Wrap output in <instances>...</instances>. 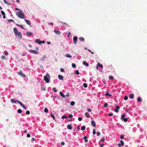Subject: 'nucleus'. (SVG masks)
<instances>
[{
    "instance_id": "52",
    "label": "nucleus",
    "mask_w": 147,
    "mask_h": 147,
    "mask_svg": "<svg viewBox=\"0 0 147 147\" xmlns=\"http://www.w3.org/2000/svg\"><path fill=\"white\" fill-rule=\"evenodd\" d=\"M113 115V113H109L108 114V115L109 116H111L112 115Z\"/></svg>"
},
{
    "instance_id": "25",
    "label": "nucleus",
    "mask_w": 147,
    "mask_h": 147,
    "mask_svg": "<svg viewBox=\"0 0 147 147\" xmlns=\"http://www.w3.org/2000/svg\"><path fill=\"white\" fill-rule=\"evenodd\" d=\"M105 96H111V94L108 93V91L106 92V93L105 94Z\"/></svg>"
},
{
    "instance_id": "31",
    "label": "nucleus",
    "mask_w": 147,
    "mask_h": 147,
    "mask_svg": "<svg viewBox=\"0 0 147 147\" xmlns=\"http://www.w3.org/2000/svg\"><path fill=\"white\" fill-rule=\"evenodd\" d=\"M124 135H121L120 136V138L121 139H123L124 138Z\"/></svg>"
},
{
    "instance_id": "30",
    "label": "nucleus",
    "mask_w": 147,
    "mask_h": 147,
    "mask_svg": "<svg viewBox=\"0 0 147 147\" xmlns=\"http://www.w3.org/2000/svg\"><path fill=\"white\" fill-rule=\"evenodd\" d=\"M98 66L102 68H103V65L99 63L98 62Z\"/></svg>"
},
{
    "instance_id": "23",
    "label": "nucleus",
    "mask_w": 147,
    "mask_h": 147,
    "mask_svg": "<svg viewBox=\"0 0 147 147\" xmlns=\"http://www.w3.org/2000/svg\"><path fill=\"white\" fill-rule=\"evenodd\" d=\"M80 40L82 41H83L84 40V38L82 37H80L79 38Z\"/></svg>"
},
{
    "instance_id": "9",
    "label": "nucleus",
    "mask_w": 147,
    "mask_h": 147,
    "mask_svg": "<svg viewBox=\"0 0 147 147\" xmlns=\"http://www.w3.org/2000/svg\"><path fill=\"white\" fill-rule=\"evenodd\" d=\"M17 35L19 37V38H22V35L21 33L20 32H19L18 33H17L16 34V36Z\"/></svg>"
},
{
    "instance_id": "7",
    "label": "nucleus",
    "mask_w": 147,
    "mask_h": 147,
    "mask_svg": "<svg viewBox=\"0 0 147 147\" xmlns=\"http://www.w3.org/2000/svg\"><path fill=\"white\" fill-rule=\"evenodd\" d=\"M77 39L78 38L76 36H75L73 38V43L75 44H76V41Z\"/></svg>"
},
{
    "instance_id": "40",
    "label": "nucleus",
    "mask_w": 147,
    "mask_h": 147,
    "mask_svg": "<svg viewBox=\"0 0 147 147\" xmlns=\"http://www.w3.org/2000/svg\"><path fill=\"white\" fill-rule=\"evenodd\" d=\"M17 25H18V26L22 28L23 29H24V28L22 26V25H20V24H17Z\"/></svg>"
},
{
    "instance_id": "12",
    "label": "nucleus",
    "mask_w": 147,
    "mask_h": 147,
    "mask_svg": "<svg viewBox=\"0 0 147 147\" xmlns=\"http://www.w3.org/2000/svg\"><path fill=\"white\" fill-rule=\"evenodd\" d=\"M19 74L22 77H25V75L22 73L21 71L19 72Z\"/></svg>"
},
{
    "instance_id": "64",
    "label": "nucleus",
    "mask_w": 147,
    "mask_h": 147,
    "mask_svg": "<svg viewBox=\"0 0 147 147\" xmlns=\"http://www.w3.org/2000/svg\"><path fill=\"white\" fill-rule=\"evenodd\" d=\"M84 140H85V139H87V136H84Z\"/></svg>"
},
{
    "instance_id": "54",
    "label": "nucleus",
    "mask_w": 147,
    "mask_h": 147,
    "mask_svg": "<svg viewBox=\"0 0 147 147\" xmlns=\"http://www.w3.org/2000/svg\"><path fill=\"white\" fill-rule=\"evenodd\" d=\"M97 134L98 136H99L100 134V132H97Z\"/></svg>"
},
{
    "instance_id": "1",
    "label": "nucleus",
    "mask_w": 147,
    "mask_h": 147,
    "mask_svg": "<svg viewBox=\"0 0 147 147\" xmlns=\"http://www.w3.org/2000/svg\"><path fill=\"white\" fill-rule=\"evenodd\" d=\"M16 15L20 18L24 19L25 18L24 13L21 11L16 12Z\"/></svg>"
},
{
    "instance_id": "10",
    "label": "nucleus",
    "mask_w": 147,
    "mask_h": 147,
    "mask_svg": "<svg viewBox=\"0 0 147 147\" xmlns=\"http://www.w3.org/2000/svg\"><path fill=\"white\" fill-rule=\"evenodd\" d=\"M54 32L56 34H58L59 35H60L61 34V32L60 31L56 30H55Z\"/></svg>"
},
{
    "instance_id": "62",
    "label": "nucleus",
    "mask_w": 147,
    "mask_h": 147,
    "mask_svg": "<svg viewBox=\"0 0 147 147\" xmlns=\"http://www.w3.org/2000/svg\"><path fill=\"white\" fill-rule=\"evenodd\" d=\"M1 58L3 59H5V56H4V55H3V56H1Z\"/></svg>"
},
{
    "instance_id": "48",
    "label": "nucleus",
    "mask_w": 147,
    "mask_h": 147,
    "mask_svg": "<svg viewBox=\"0 0 147 147\" xmlns=\"http://www.w3.org/2000/svg\"><path fill=\"white\" fill-rule=\"evenodd\" d=\"M73 117V115L72 114H69V118H72Z\"/></svg>"
},
{
    "instance_id": "17",
    "label": "nucleus",
    "mask_w": 147,
    "mask_h": 147,
    "mask_svg": "<svg viewBox=\"0 0 147 147\" xmlns=\"http://www.w3.org/2000/svg\"><path fill=\"white\" fill-rule=\"evenodd\" d=\"M129 97L131 99H133L134 98V94H131L129 96Z\"/></svg>"
},
{
    "instance_id": "16",
    "label": "nucleus",
    "mask_w": 147,
    "mask_h": 147,
    "mask_svg": "<svg viewBox=\"0 0 147 147\" xmlns=\"http://www.w3.org/2000/svg\"><path fill=\"white\" fill-rule=\"evenodd\" d=\"M60 95L63 98H65V96L64 94L63 93L61 92L60 91L59 92Z\"/></svg>"
},
{
    "instance_id": "22",
    "label": "nucleus",
    "mask_w": 147,
    "mask_h": 147,
    "mask_svg": "<svg viewBox=\"0 0 147 147\" xmlns=\"http://www.w3.org/2000/svg\"><path fill=\"white\" fill-rule=\"evenodd\" d=\"M11 101L12 103H16L17 102V100H15L13 98L11 99Z\"/></svg>"
},
{
    "instance_id": "6",
    "label": "nucleus",
    "mask_w": 147,
    "mask_h": 147,
    "mask_svg": "<svg viewBox=\"0 0 147 147\" xmlns=\"http://www.w3.org/2000/svg\"><path fill=\"white\" fill-rule=\"evenodd\" d=\"M14 32L15 34V36H16V34L18 33V30L16 28H13Z\"/></svg>"
},
{
    "instance_id": "29",
    "label": "nucleus",
    "mask_w": 147,
    "mask_h": 147,
    "mask_svg": "<svg viewBox=\"0 0 147 147\" xmlns=\"http://www.w3.org/2000/svg\"><path fill=\"white\" fill-rule=\"evenodd\" d=\"M4 2L5 3L7 4L8 5H9L10 4L9 3H8L7 1L6 0H4Z\"/></svg>"
},
{
    "instance_id": "41",
    "label": "nucleus",
    "mask_w": 147,
    "mask_h": 147,
    "mask_svg": "<svg viewBox=\"0 0 147 147\" xmlns=\"http://www.w3.org/2000/svg\"><path fill=\"white\" fill-rule=\"evenodd\" d=\"M105 138L104 137H102L101 139V141L102 142H103L105 141Z\"/></svg>"
},
{
    "instance_id": "27",
    "label": "nucleus",
    "mask_w": 147,
    "mask_h": 147,
    "mask_svg": "<svg viewBox=\"0 0 147 147\" xmlns=\"http://www.w3.org/2000/svg\"><path fill=\"white\" fill-rule=\"evenodd\" d=\"M142 100L141 98L140 97H139L137 99V101L138 102H142Z\"/></svg>"
},
{
    "instance_id": "55",
    "label": "nucleus",
    "mask_w": 147,
    "mask_h": 147,
    "mask_svg": "<svg viewBox=\"0 0 147 147\" xmlns=\"http://www.w3.org/2000/svg\"><path fill=\"white\" fill-rule=\"evenodd\" d=\"M45 42V41L44 40H42V41H40V44L42 43H44Z\"/></svg>"
},
{
    "instance_id": "59",
    "label": "nucleus",
    "mask_w": 147,
    "mask_h": 147,
    "mask_svg": "<svg viewBox=\"0 0 147 147\" xmlns=\"http://www.w3.org/2000/svg\"><path fill=\"white\" fill-rule=\"evenodd\" d=\"M116 108L118 110V109H119L120 108L119 106H117L116 107Z\"/></svg>"
},
{
    "instance_id": "11",
    "label": "nucleus",
    "mask_w": 147,
    "mask_h": 147,
    "mask_svg": "<svg viewBox=\"0 0 147 147\" xmlns=\"http://www.w3.org/2000/svg\"><path fill=\"white\" fill-rule=\"evenodd\" d=\"M67 128L69 130H71L72 128L71 124H68L67 125Z\"/></svg>"
},
{
    "instance_id": "19",
    "label": "nucleus",
    "mask_w": 147,
    "mask_h": 147,
    "mask_svg": "<svg viewBox=\"0 0 147 147\" xmlns=\"http://www.w3.org/2000/svg\"><path fill=\"white\" fill-rule=\"evenodd\" d=\"M46 55H44L43 56V57H42L40 58V59L41 61H44L45 60V59L46 58Z\"/></svg>"
},
{
    "instance_id": "60",
    "label": "nucleus",
    "mask_w": 147,
    "mask_h": 147,
    "mask_svg": "<svg viewBox=\"0 0 147 147\" xmlns=\"http://www.w3.org/2000/svg\"><path fill=\"white\" fill-rule=\"evenodd\" d=\"M87 111H88V112H91V109H87Z\"/></svg>"
},
{
    "instance_id": "14",
    "label": "nucleus",
    "mask_w": 147,
    "mask_h": 147,
    "mask_svg": "<svg viewBox=\"0 0 147 147\" xmlns=\"http://www.w3.org/2000/svg\"><path fill=\"white\" fill-rule=\"evenodd\" d=\"M58 77L59 78L60 80H63V76L62 75H58Z\"/></svg>"
},
{
    "instance_id": "49",
    "label": "nucleus",
    "mask_w": 147,
    "mask_h": 147,
    "mask_svg": "<svg viewBox=\"0 0 147 147\" xmlns=\"http://www.w3.org/2000/svg\"><path fill=\"white\" fill-rule=\"evenodd\" d=\"M61 144L62 146H64L65 145V143L64 142H61Z\"/></svg>"
},
{
    "instance_id": "21",
    "label": "nucleus",
    "mask_w": 147,
    "mask_h": 147,
    "mask_svg": "<svg viewBox=\"0 0 147 147\" xmlns=\"http://www.w3.org/2000/svg\"><path fill=\"white\" fill-rule=\"evenodd\" d=\"M83 64L84 65H85L86 66H88L89 65L85 61H83Z\"/></svg>"
},
{
    "instance_id": "32",
    "label": "nucleus",
    "mask_w": 147,
    "mask_h": 147,
    "mask_svg": "<svg viewBox=\"0 0 147 147\" xmlns=\"http://www.w3.org/2000/svg\"><path fill=\"white\" fill-rule=\"evenodd\" d=\"M75 102L73 101H71L70 103V105L71 106H74L75 104Z\"/></svg>"
},
{
    "instance_id": "51",
    "label": "nucleus",
    "mask_w": 147,
    "mask_h": 147,
    "mask_svg": "<svg viewBox=\"0 0 147 147\" xmlns=\"http://www.w3.org/2000/svg\"><path fill=\"white\" fill-rule=\"evenodd\" d=\"M26 113L27 114V115H29L30 114V111H26Z\"/></svg>"
},
{
    "instance_id": "18",
    "label": "nucleus",
    "mask_w": 147,
    "mask_h": 147,
    "mask_svg": "<svg viewBox=\"0 0 147 147\" xmlns=\"http://www.w3.org/2000/svg\"><path fill=\"white\" fill-rule=\"evenodd\" d=\"M65 55L67 57L71 58L72 57V56L69 54H66Z\"/></svg>"
},
{
    "instance_id": "5",
    "label": "nucleus",
    "mask_w": 147,
    "mask_h": 147,
    "mask_svg": "<svg viewBox=\"0 0 147 147\" xmlns=\"http://www.w3.org/2000/svg\"><path fill=\"white\" fill-rule=\"evenodd\" d=\"M30 52L36 54H38L39 53V52L38 51L35 50H30Z\"/></svg>"
},
{
    "instance_id": "34",
    "label": "nucleus",
    "mask_w": 147,
    "mask_h": 147,
    "mask_svg": "<svg viewBox=\"0 0 147 147\" xmlns=\"http://www.w3.org/2000/svg\"><path fill=\"white\" fill-rule=\"evenodd\" d=\"M72 66L73 68H75L76 67V64L74 63H73L72 64Z\"/></svg>"
},
{
    "instance_id": "20",
    "label": "nucleus",
    "mask_w": 147,
    "mask_h": 147,
    "mask_svg": "<svg viewBox=\"0 0 147 147\" xmlns=\"http://www.w3.org/2000/svg\"><path fill=\"white\" fill-rule=\"evenodd\" d=\"M40 40L39 39H36L35 40V42L38 43L39 44H40Z\"/></svg>"
},
{
    "instance_id": "39",
    "label": "nucleus",
    "mask_w": 147,
    "mask_h": 147,
    "mask_svg": "<svg viewBox=\"0 0 147 147\" xmlns=\"http://www.w3.org/2000/svg\"><path fill=\"white\" fill-rule=\"evenodd\" d=\"M18 113H21L22 112V111L20 109H18Z\"/></svg>"
},
{
    "instance_id": "43",
    "label": "nucleus",
    "mask_w": 147,
    "mask_h": 147,
    "mask_svg": "<svg viewBox=\"0 0 147 147\" xmlns=\"http://www.w3.org/2000/svg\"><path fill=\"white\" fill-rule=\"evenodd\" d=\"M92 133L93 135H95L96 134V130L94 129H93Z\"/></svg>"
},
{
    "instance_id": "13",
    "label": "nucleus",
    "mask_w": 147,
    "mask_h": 147,
    "mask_svg": "<svg viewBox=\"0 0 147 147\" xmlns=\"http://www.w3.org/2000/svg\"><path fill=\"white\" fill-rule=\"evenodd\" d=\"M125 117V115L124 114H122L121 115V119H127L125 118H124Z\"/></svg>"
},
{
    "instance_id": "42",
    "label": "nucleus",
    "mask_w": 147,
    "mask_h": 147,
    "mask_svg": "<svg viewBox=\"0 0 147 147\" xmlns=\"http://www.w3.org/2000/svg\"><path fill=\"white\" fill-rule=\"evenodd\" d=\"M1 14L3 16H5V14L3 11H1Z\"/></svg>"
},
{
    "instance_id": "28",
    "label": "nucleus",
    "mask_w": 147,
    "mask_h": 147,
    "mask_svg": "<svg viewBox=\"0 0 147 147\" xmlns=\"http://www.w3.org/2000/svg\"><path fill=\"white\" fill-rule=\"evenodd\" d=\"M85 116L88 118H89L90 117V115L87 112H86L85 113Z\"/></svg>"
},
{
    "instance_id": "57",
    "label": "nucleus",
    "mask_w": 147,
    "mask_h": 147,
    "mask_svg": "<svg viewBox=\"0 0 147 147\" xmlns=\"http://www.w3.org/2000/svg\"><path fill=\"white\" fill-rule=\"evenodd\" d=\"M4 54L6 55H8V53L7 51H5L4 52Z\"/></svg>"
},
{
    "instance_id": "36",
    "label": "nucleus",
    "mask_w": 147,
    "mask_h": 147,
    "mask_svg": "<svg viewBox=\"0 0 147 147\" xmlns=\"http://www.w3.org/2000/svg\"><path fill=\"white\" fill-rule=\"evenodd\" d=\"M62 119H65L67 118V117L65 115L61 117Z\"/></svg>"
},
{
    "instance_id": "50",
    "label": "nucleus",
    "mask_w": 147,
    "mask_h": 147,
    "mask_svg": "<svg viewBox=\"0 0 147 147\" xmlns=\"http://www.w3.org/2000/svg\"><path fill=\"white\" fill-rule=\"evenodd\" d=\"M7 20L8 21V22H13L14 21L13 20H12V19L8 20Z\"/></svg>"
},
{
    "instance_id": "58",
    "label": "nucleus",
    "mask_w": 147,
    "mask_h": 147,
    "mask_svg": "<svg viewBox=\"0 0 147 147\" xmlns=\"http://www.w3.org/2000/svg\"><path fill=\"white\" fill-rule=\"evenodd\" d=\"M114 111L116 112H118L119 111L118 110V109H114Z\"/></svg>"
},
{
    "instance_id": "53",
    "label": "nucleus",
    "mask_w": 147,
    "mask_h": 147,
    "mask_svg": "<svg viewBox=\"0 0 147 147\" xmlns=\"http://www.w3.org/2000/svg\"><path fill=\"white\" fill-rule=\"evenodd\" d=\"M60 71L62 72H64V69L63 68H61L60 69Z\"/></svg>"
},
{
    "instance_id": "15",
    "label": "nucleus",
    "mask_w": 147,
    "mask_h": 147,
    "mask_svg": "<svg viewBox=\"0 0 147 147\" xmlns=\"http://www.w3.org/2000/svg\"><path fill=\"white\" fill-rule=\"evenodd\" d=\"M25 21L27 24L29 25H30V21L26 19H25Z\"/></svg>"
},
{
    "instance_id": "56",
    "label": "nucleus",
    "mask_w": 147,
    "mask_h": 147,
    "mask_svg": "<svg viewBox=\"0 0 147 147\" xmlns=\"http://www.w3.org/2000/svg\"><path fill=\"white\" fill-rule=\"evenodd\" d=\"M30 134H28L27 135V137L28 138H29L30 137Z\"/></svg>"
},
{
    "instance_id": "33",
    "label": "nucleus",
    "mask_w": 147,
    "mask_h": 147,
    "mask_svg": "<svg viewBox=\"0 0 147 147\" xmlns=\"http://www.w3.org/2000/svg\"><path fill=\"white\" fill-rule=\"evenodd\" d=\"M50 115L51 117H52V118H53V119H55L54 115L53 114L51 113L50 114Z\"/></svg>"
},
{
    "instance_id": "3",
    "label": "nucleus",
    "mask_w": 147,
    "mask_h": 147,
    "mask_svg": "<svg viewBox=\"0 0 147 147\" xmlns=\"http://www.w3.org/2000/svg\"><path fill=\"white\" fill-rule=\"evenodd\" d=\"M120 143H119L118 144V146L119 147H121V146H123L124 144V142L123 140H121L120 141Z\"/></svg>"
},
{
    "instance_id": "61",
    "label": "nucleus",
    "mask_w": 147,
    "mask_h": 147,
    "mask_svg": "<svg viewBox=\"0 0 147 147\" xmlns=\"http://www.w3.org/2000/svg\"><path fill=\"white\" fill-rule=\"evenodd\" d=\"M77 129L78 130H79L80 129V127L79 126H78L77 127Z\"/></svg>"
},
{
    "instance_id": "47",
    "label": "nucleus",
    "mask_w": 147,
    "mask_h": 147,
    "mask_svg": "<svg viewBox=\"0 0 147 147\" xmlns=\"http://www.w3.org/2000/svg\"><path fill=\"white\" fill-rule=\"evenodd\" d=\"M108 106V105L107 103H105L104 104V107H107Z\"/></svg>"
},
{
    "instance_id": "45",
    "label": "nucleus",
    "mask_w": 147,
    "mask_h": 147,
    "mask_svg": "<svg viewBox=\"0 0 147 147\" xmlns=\"http://www.w3.org/2000/svg\"><path fill=\"white\" fill-rule=\"evenodd\" d=\"M128 98V97L127 96H125V97L124 98V99L125 100H127Z\"/></svg>"
},
{
    "instance_id": "4",
    "label": "nucleus",
    "mask_w": 147,
    "mask_h": 147,
    "mask_svg": "<svg viewBox=\"0 0 147 147\" xmlns=\"http://www.w3.org/2000/svg\"><path fill=\"white\" fill-rule=\"evenodd\" d=\"M17 101L20 104V105L21 106H22L23 107V108L24 109L26 110V107H25L24 106V104L21 102H20L19 100H17Z\"/></svg>"
},
{
    "instance_id": "46",
    "label": "nucleus",
    "mask_w": 147,
    "mask_h": 147,
    "mask_svg": "<svg viewBox=\"0 0 147 147\" xmlns=\"http://www.w3.org/2000/svg\"><path fill=\"white\" fill-rule=\"evenodd\" d=\"M76 73L77 75H79V72L78 70H77L76 71Z\"/></svg>"
},
{
    "instance_id": "8",
    "label": "nucleus",
    "mask_w": 147,
    "mask_h": 147,
    "mask_svg": "<svg viewBox=\"0 0 147 147\" xmlns=\"http://www.w3.org/2000/svg\"><path fill=\"white\" fill-rule=\"evenodd\" d=\"M91 123L92 126H93L94 127H96V123L95 121L94 120H92Z\"/></svg>"
},
{
    "instance_id": "35",
    "label": "nucleus",
    "mask_w": 147,
    "mask_h": 147,
    "mask_svg": "<svg viewBox=\"0 0 147 147\" xmlns=\"http://www.w3.org/2000/svg\"><path fill=\"white\" fill-rule=\"evenodd\" d=\"M44 112L46 113H47L48 112V110L47 108H45L44 110Z\"/></svg>"
},
{
    "instance_id": "44",
    "label": "nucleus",
    "mask_w": 147,
    "mask_h": 147,
    "mask_svg": "<svg viewBox=\"0 0 147 147\" xmlns=\"http://www.w3.org/2000/svg\"><path fill=\"white\" fill-rule=\"evenodd\" d=\"M109 79H112L113 78V77L112 76H110L109 77Z\"/></svg>"
},
{
    "instance_id": "38",
    "label": "nucleus",
    "mask_w": 147,
    "mask_h": 147,
    "mask_svg": "<svg viewBox=\"0 0 147 147\" xmlns=\"http://www.w3.org/2000/svg\"><path fill=\"white\" fill-rule=\"evenodd\" d=\"M53 90L55 92H57V90L55 88H53Z\"/></svg>"
},
{
    "instance_id": "37",
    "label": "nucleus",
    "mask_w": 147,
    "mask_h": 147,
    "mask_svg": "<svg viewBox=\"0 0 147 147\" xmlns=\"http://www.w3.org/2000/svg\"><path fill=\"white\" fill-rule=\"evenodd\" d=\"M83 85L84 87L85 88L87 87L88 86L87 84L86 83H84Z\"/></svg>"
},
{
    "instance_id": "24",
    "label": "nucleus",
    "mask_w": 147,
    "mask_h": 147,
    "mask_svg": "<svg viewBox=\"0 0 147 147\" xmlns=\"http://www.w3.org/2000/svg\"><path fill=\"white\" fill-rule=\"evenodd\" d=\"M32 33L30 32H26V35L27 36H29L30 35H32Z\"/></svg>"
},
{
    "instance_id": "2",
    "label": "nucleus",
    "mask_w": 147,
    "mask_h": 147,
    "mask_svg": "<svg viewBox=\"0 0 147 147\" xmlns=\"http://www.w3.org/2000/svg\"><path fill=\"white\" fill-rule=\"evenodd\" d=\"M44 80L47 83L49 82V81L50 80V78L49 74L47 73L45 76L44 77Z\"/></svg>"
},
{
    "instance_id": "26",
    "label": "nucleus",
    "mask_w": 147,
    "mask_h": 147,
    "mask_svg": "<svg viewBox=\"0 0 147 147\" xmlns=\"http://www.w3.org/2000/svg\"><path fill=\"white\" fill-rule=\"evenodd\" d=\"M86 127L84 125H83L82 127H81V130L82 131H84Z\"/></svg>"
},
{
    "instance_id": "63",
    "label": "nucleus",
    "mask_w": 147,
    "mask_h": 147,
    "mask_svg": "<svg viewBox=\"0 0 147 147\" xmlns=\"http://www.w3.org/2000/svg\"><path fill=\"white\" fill-rule=\"evenodd\" d=\"M104 144H102L100 145V147H103L104 146Z\"/></svg>"
}]
</instances>
